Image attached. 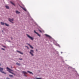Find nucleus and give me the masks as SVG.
Wrapping results in <instances>:
<instances>
[{
  "mask_svg": "<svg viewBox=\"0 0 79 79\" xmlns=\"http://www.w3.org/2000/svg\"><path fill=\"white\" fill-rule=\"evenodd\" d=\"M27 45H29V46L31 45L30 44H29V43H27Z\"/></svg>",
  "mask_w": 79,
  "mask_h": 79,
  "instance_id": "nucleus-22",
  "label": "nucleus"
},
{
  "mask_svg": "<svg viewBox=\"0 0 79 79\" xmlns=\"http://www.w3.org/2000/svg\"><path fill=\"white\" fill-rule=\"evenodd\" d=\"M20 60H22V59H20Z\"/></svg>",
  "mask_w": 79,
  "mask_h": 79,
  "instance_id": "nucleus-28",
  "label": "nucleus"
},
{
  "mask_svg": "<svg viewBox=\"0 0 79 79\" xmlns=\"http://www.w3.org/2000/svg\"><path fill=\"white\" fill-rule=\"evenodd\" d=\"M16 13L17 14H19V13H20V12H19L18 11V10H16Z\"/></svg>",
  "mask_w": 79,
  "mask_h": 79,
  "instance_id": "nucleus-11",
  "label": "nucleus"
},
{
  "mask_svg": "<svg viewBox=\"0 0 79 79\" xmlns=\"http://www.w3.org/2000/svg\"><path fill=\"white\" fill-rule=\"evenodd\" d=\"M27 48V47H28L27 46H25Z\"/></svg>",
  "mask_w": 79,
  "mask_h": 79,
  "instance_id": "nucleus-29",
  "label": "nucleus"
},
{
  "mask_svg": "<svg viewBox=\"0 0 79 79\" xmlns=\"http://www.w3.org/2000/svg\"><path fill=\"white\" fill-rule=\"evenodd\" d=\"M36 79H42L41 78H36Z\"/></svg>",
  "mask_w": 79,
  "mask_h": 79,
  "instance_id": "nucleus-21",
  "label": "nucleus"
},
{
  "mask_svg": "<svg viewBox=\"0 0 79 79\" xmlns=\"http://www.w3.org/2000/svg\"><path fill=\"white\" fill-rule=\"evenodd\" d=\"M5 25H6V26H9L8 24H7L6 23H5Z\"/></svg>",
  "mask_w": 79,
  "mask_h": 79,
  "instance_id": "nucleus-18",
  "label": "nucleus"
},
{
  "mask_svg": "<svg viewBox=\"0 0 79 79\" xmlns=\"http://www.w3.org/2000/svg\"><path fill=\"white\" fill-rule=\"evenodd\" d=\"M27 73H29L30 74H32V73L31 72H30L29 71H28Z\"/></svg>",
  "mask_w": 79,
  "mask_h": 79,
  "instance_id": "nucleus-17",
  "label": "nucleus"
},
{
  "mask_svg": "<svg viewBox=\"0 0 79 79\" xmlns=\"http://www.w3.org/2000/svg\"><path fill=\"white\" fill-rule=\"evenodd\" d=\"M39 31H40V32H42V31H41V30H39Z\"/></svg>",
  "mask_w": 79,
  "mask_h": 79,
  "instance_id": "nucleus-23",
  "label": "nucleus"
},
{
  "mask_svg": "<svg viewBox=\"0 0 79 79\" xmlns=\"http://www.w3.org/2000/svg\"><path fill=\"white\" fill-rule=\"evenodd\" d=\"M5 23H3V22H1V24L2 25H5Z\"/></svg>",
  "mask_w": 79,
  "mask_h": 79,
  "instance_id": "nucleus-9",
  "label": "nucleus"
},
{
  "mask_svg": "<svg viewBox=\"0 0 79 79\" xmlns=\"http://www.w3.org/2000/svg\"><path fill=\"white\" fill-rule=\"evenodd\" d=\"M29 47H30V48H32V49H33V48H33V47L32 46H31V45H30Z\"/></svg>",
  "mask_w": 79,
  "mask_h": 79,
  "instance_id": "nucleus-14",
  "label": "nucleus"
},
{
  "mask_svg": "<svg viewBox=\"0 0 79 79\" xmlns=\"http://www.w3.org/2000/svg\"><path fill=\"white\" fill-rule=\"evenodd\" d=\"M32 53H34V50L32 49L30 50V53L32 55V56H34V55Z\"/></svg>",
  "mask_w": 79,
  "mask_h": 79,
  "instance_id": "nucleus-3",
  "label": "nucleus"
},
{
  "mask_svg": "<svg viewBox=\"0 0 79 79\" xmlns=\"http://www.w3.org/2000/svg\"><path fill=\"white\" fill-rule=\"evenodd\" d=\"M22 73H23V74H24V76H25V77H27V76H26V75H25V74H27V72H26L25 71H22Z\"/></svg>",
  "mask_w": 79,
  "mask_h": 79,
  "instance_id": "nucleus-6",
  "label": "nucleus"
},
{
  "mask_svg": "<svg viewBox=\"0 0 79 79\" xmlns=\"http://www.w3.org/2000/svg\"><path fill=\"white\" fill-rule=\"evenodd\" d=\"M7 69L8 71H9V73H11V74H13L14 75V76H16V74H15V73L11 72V71H13V70L10 69V68H8V67H7Z\"/></svg>",
  "mask_w": 79,
  "mask_h": 79,
  "instance_id": "nucleus-1",
  "label": "nucleus"
},
{
  "mask_svg": "<svg viewBox=\"0 0 79 79\" xmlns=\"http://www.w3.org/2000/svg\"><path fill=\"white\" fill-rule=\"evenodd\" d=\"M10 3H11L12 4V5H14V6H15V4H14L13 3V2H10Z\"/></svg>",
  "mask_w": 79,
  "mask_h": 79,
  "instance_id": "nucleus-16",
  "label": "nucleus"
},
{
  "mask_svg": "<svg viewBox=\"0 0 79 79\" xmlns=\"http://www.w3.org/2000/svg\"><path fill=\"white\" fill-rule=\"evenodd\" d=\"M27 49H29V47H27Z\"/></svg>",
  "mask_w": 79,
  "mask_h": 79,
  "instance_id": "nucleus-27",
  "label": "nucleus"
},
{
  "mask_svg": "<svg viewBox=\"0 0 79 79\" xmlns=\"http://www.w3.org/2000/svg\"><path fill=\"white\" fill-rule=\"evenodd\" d=\"M0 66H1V64L0 63Z\"/></svg>",
  "mask_w": 79,
  "mask_h": 79,
  "instance_id": "nucleus-31",
  "label": "nucleus"
},
{
  "mask_svg": "<svg viewBox=\"0 0 79 79\" xmlns=\"http://www.w3.org/2000/svg\"><path fill=\"white\" fill-rule=\"evenodd\" d=\"M21 8H22V9H23V10H24V11H26L27 10L26 9V8H23V7H21Z\"/></svg>",
  "mask_w": 79,
  "mask_h": 79,
  "instance_id": "nucleus-7",
  "label": "nucleus"
},
{
  "mask_svg": "<svg viewBox=\"0 0 79 79\" xmlns=\"http://www.w3.org/2000/svg\"><path fill=\"white\" fill-rule=\"evenodd\" d=\"M6 79H10V78H8V77H7V78H6Z\"/></svg>",
  "mask_w": 79,
  "mask_h": 79,
  "instance_id": "nucleus-24",
  "label": "nucleus"
},
{
  "mask_svg": "<svg viewBox=\"0 0 79 79\" xmlns=\"http://www.w3.org/2000/svg\"><path fill=\"white\" fill-rule=\"evenodd\" d=\"M6 8H7V9H9V6H6Z\"/></svg>",
  "mask_w": 79,
  "mask_h": 79,
  "instance_id": "nucleus-15",
  "label": "nucleus"
},
{
  "mask_svg": "<svg viewBox=\"0 0 79 79\" xmlns=\"http://www.w3.org/2000/svg\"><path fill=\"white\" fill-rule=\"evenodd\" d=\"M9 76L10 77H13V76L11 75H9Z\"/></svg>",
  "mask_w": 79,
  "mask_h": 79,
  "instance_id": "nucleus-13",
  "label": "nucleus"
},
{
  "mask_svg": "<svg viewBox=\"0 0 79 79\" xmlns=\"http://www.w3.org/2000/svg\"><path fill=\"white\" fill-rule=\"evenodd\" d=\"M36 51H37V49L36 50Z\"/></svg>",
  "mask_w": 79,
  "mask_h": 79,
  "instance_id": "nucleus-30",
  "label": "nucleus"
},
{
  "mask_svg": "<svg viewBox=\"0 0 79 79\" xmlns=\"http://www.w3.org/2000/svg\"><path fill=\"white\" fill-rule=\"evenodd\" d=\"M27 35L28 37L31 39V40H34V39H33V38H32V37L29 36V35L28 34H27Z\"/></svg>",
  "mask_w": 79,
  "mask_h": 79,
  "instance_id": "nucleus-4",
  "label": "nucleus"
},
{
  "mask_svg": "<svg viewBox=\"0 0 79 79\" xmlns=\"http://www.w3.org/2000/svg\"><path fill=\"white\" fill-rule=\"evenodd\" d=\"M3 69L2 68H1V67H0V71L1 72V73H4V74H6V73H4V72H3Z\"/></svg>",
  "mask_w": 79,
  "mask_h": 79,
  "instance_id": "nucleus-5",
  "label": "nucleus"
},
{
  "mask_svg": "<svg viewBox=\"0 0 79 79\" xmlns=\"http://www.w3.org/2000/svg\"><path fill=\"white\" fill-rule=\"evenodd\" d=\"M11 40L13 39V38H12V37H11Z\"/></svg>",
  "mask_w": 79,
  "mask_h": 79,
  "instance_id": "nucleus-26",
  "label": "nucleus"
},
{
  "mask_svg": "<svg viewBox=\"0 0 79 79\" xmlns=\"http://www.w3.org/2000/svg\"><path fill=\"white\" fill-rule=\"evenodd\" d=\"M37 34L38 35V36H39V37H40V35L38 33H37Z\"/></svg>",
  "mask_w": 79,
  "mask_h": 79,
  "instance_id": "nucleus-19",
  "label": "nucleus"
},
{
  "mask_svg": "<svg viewBox=\"0 0 79 79\" xmlns=\"http://www.w3.org/2000/svg\"><path fill=\"white\" fill-rule=\"evenodd\" d=\"M8 20L10 22L12 23H14L13 22V21H14V19H11L10 18H9L8 19Z\"/></svg>",
  "mask_w": 79,
  "mask_h": 79,
  "instance_id": "nucleus-2",
  "label": "nucleus"
},
{
  "mask_svg": "<svg viewBox=\"0 0 79 79\" xmlns=\"http://www.w3.org/2000/svg\"><path fill=\"white\" fill-rule=\"evenodd\" d=\"M17 52H18L19 53H20V54H21V55H23V52H21L20 51H17Z\"/></svg>",
  "mask_w": 79,
  "mask_h": 79,
  "instance_id": "nucleus-8",
  "label": "nucleus"
},
{
  "mask_svg": "<svg viewBox=\"0 0 79 79\" xmlns=\"http://www.w3.org/2000/svg\"><path fill=\"white\" fill-rule=\"evenodd\" d=\"M34 32H35V34H37V32H36V31L35 30L34 31Z\"/></svg>",
  "mask_w": 79,
  "mask_h": 79,
  "instance_id": "nucleus-20",
  "label": "nucleus"
},
{
  "mask_svg": "<svg viewBox=\"0 0 79 79\" xmlns=\"http://www.w3.org/2000/svg\"><path fill=\"white\" fill-rule=\"evenodd\" d=\"M2 50H5V49H3V48H2Z\"/></svg>",
  "mask_w": 79,
  "mask_h": 79,
  "instance_id": "nucleus-25",
  "label": "nucleus"
},
{
  "mask_svg": "<svg viewBox=\"0 0 79 79\" xmlns=\"http://www.w3.org/2000/svg\"><path fill=\"white\" fill-rule=\"evenodd\" d=\"M45 35L46 36V37H49L50 38V36L49 35L46 34Z\"/></svg>",
  "mask_w": 79,
  "mask_h": 79,
  "instance_id": "nucleus-10",
  "label": "nucleus"
},
{
  "mask_svg": "<svg viewBox=\"0 0 79 79\" xmlns=\"http://www.w3.org/2000/svg\"><path fill=\"white\" fill-rule=\"evenodd\" d=\"M16 64H17V65H18V66H20V65H21V64L18 63H16Z\"/></svg>",
  "mask_w": 79,
  "mask_h": 79,
  "instance_id": "nucleus-12",
  "label": "nucleus"
}]
</instances>
